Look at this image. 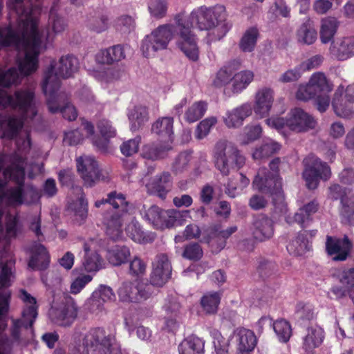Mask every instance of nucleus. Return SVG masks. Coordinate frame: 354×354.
Listing matches in <instances>:
<instances>
[{"instance_id":"obj_1","label":"nucleus","mask_w":354,"mask_h":354,"mask_svg":"<svg viewBox=\"0 0 354 354\" xmlns=\"http://www.w3.org/2000/svg\"><path fill=\"white\" fill-rule=\"evenodd\" d=\"M10 107L19 111L21 117L15 115L6 116L0 115V128L3 129V136L16 139L17 151L10 155L0 154V169L7 162L9 164L6 168L12 166L11 158L16 156L20 164L25 159V155L29 151L31 146L29 131L26 129L21 131L24 125L33 123L37 115L35 91L32 88H23L16 90L13 95H10L6 91L0 87V109H4ZM3 171L0 170V176Z\"/></svg>"},{"instance_id":"obj_2","label":"nucleus","mask_w":354,"mask_h":354,"mask_svg":"<svg viewBox=\"0 0 354 354\" xmlns=\"http://www.w3.org/2000/svg\"><path fill=\"white\" fill-rule=\"evenodd\" d=\"M9 287H0V354H10L12 347L26 344L34 337L33 324L37 317L36 299L24 290L20 298L25 304L20 318H12L10 337L2 333L7 328L6 318L10 310L12 292Z\"/></svg>"},{"instance_id":"obj_3","label":"nucleus","mask_w":354,"mask_h":354,"mask_svg":"<svg viewBox=\"0 0 354 354\" xmlns=\"http://www.w3.org/2000/svg\"><path fill=\"white\" fill-rule=\"evenodd\" d=\"M20 34L13 30L16 42L9 44L0 43L1 47L13 46L19 52L17 58L19 69L12 67L0 73V86L9 88L20 84L21 76H28L38 68V56L40 54L41 41L35 30V22L20 25Z\"/></svg>"},{"instance_id":"obj_4","label":"nucleus","mask_w":354,"mask_h":354,"mask_svg":"<svg viewBox=\"0 0 354 354\" xmlns=\"http://www.w3.org/2000/svg\"><path fill=\"white\" fill-rule=\"evenodd\" d=\"M192 22L183 14H178L175 17V24L159 26L147 35L142 40L141 50L145 57L154 55L158 50L166 49L175 34L178 35L177 46L192 61L198 59L199 50L196 38L191 30Z\"/></svg>"},{"instance_id":"obj_5","label":"nucleus","mask_w":354,"mask_h":354,"mask_svg":"<svg viewBox=\"0 0 354 354\" xmlns=\"http://www.w3.org/2000/svg\"><path fill=\"white\" fill-rule=\"evenodd\" d=\"M12 166L3 171L0 176V218L4 214V205L13 207L30 204L38 198L37 188L30 183L26 184L25 160L15 165L19 159L11 158Z\"/></svg>"},{"instance_id":"obj_6","label":"nucleus","mask_w":354,"mask_h":354,"mask_svg":"<svg viewBox=\"0 0 354 354\" xmlns=\"http://www.w3.org/2000/svg\"><path fill=\"white\" fill-rule=\"evenodd\" d=\"M8 6L10 10L15 12L17 16V27L14 31L16 34H20V25L24 23L30 24L35 22V30L41 41V49L46 48L44 41L46 43H51L55 37L64 31L66 28L65 20L59 16L53 8L50 10L48 29L45 33L40 32L38 30L39 16L41 12V8L39 6H32V5L26 6L24 0H10Z\"/></svg>"},{"instance_id":"obj_7","label":"nucleus","mask_w":354,"mask_h":354,"mask_svg":"<svg viewBox=\"0 0 354 354\" xmlns=\"http://www.w3.org/2000/svg\"><path fill=\"white\" fill-rule=\"evenodd\" d=\"M186 17L192 22V27L195 22L198 29L207 31V40L209 44L222 39L232 26L228 20L226 8L221 4L201 6L194 10L190 16Z\"/></svg>"},{"instance_id":"obj_8","label":"nucleus","mask_w":354,"mask_h":354,"mask_svg":"<svg viewBox=\"0 0 354 354\" xmlns=\"http://www.w3.org/2000/svg\"><path fill=\"white\" fill-rule=\"evenodd\" d=\"M79 68V62L76 57L72 55L62 56L57 63L53 62L45 71L42 82V90L46 96L48 109L56 111L53 102L55 91L60 87V78L71 77Z\"/></svg>"},{"instance_id":"obj_9","label":"nucleus","mask_w":354,"mask_h":354,"mask_svg":"<svg viewBox=\"0 0 354 354\" xmlns=\"http://www.w3.org/2000/svg\"><path fill=\"white\" fill-rule=\"evenodd\" d=\"M212 156L215 168L224 176L232 171L240 169L245 164V157L234 143L227 140H220L216 143Z\"/></svg>"},{"instance_id":"obj_10","label":"nucleus","mask_w":354,"mask_h":354,"mask_svg":"<svg viewBox=\"0 0 354 354\" xmlns=\"http://www.w3.org/2000/svg\"><path fill=\"white\" fill-rule=\"evenodd\" d=\"M252 186L261 192L272 196L276 212L281 214L287 212V204L285 202L280 176L270 174L266 168H261L253 180Z\"/></svg>"},{"instance_id":"obj_11","label":"nucleus","mask_w":354,"mask_h":354,"mask_svg":"<svg viewBox=\"0 0 354 354\" xmlns=\"http://www.w3.org/2000/svg\"><path fill=\"white\" fill-rule=\"evenodd\" d=\"M0 218V240L2 238L9 241L15 238L21 231V225L17 215H7L6 217V229L3 230ZM7 252L5 250L0 251V287H10L12 285L14 274L12 271L14 262L4 259Z\"/></svg>"},{"instance_id":"obj_12","label":"nucleus","mask_w":354,"mask_h":354,"mask_svg":"<svg viewBox=\"0 0 354 354\" xmlns=\"http://www.w3.org/2000/svg\"><path fill=\"white\" fill-rule=\"evenodd\" d=\"M141 215L156 229L162 230L182 225L183 214L176 209L165 210L157 205H151L149 207L144 205L141 210Z\"/></svg>"},{"instance_id":"obj_13","label":"nucleus","mask_w":354,"mask_h":354,"mask_svg":"<svg viewBox=\"0 0 354 354\" xmlns=\"http://www.w3.org/2000/svg\"><path fill=\"white\" fill-rule=\"evenodd\" d=\"M304 164L305 169L303 171V178L308 189L317 188L320 179L327 180L331 176L328 165L314 155H309L306 158Z\"/></svg>"},{"instance_id":"obj_14","label":"nucleus","mask_w":354,"mask_h":354,"mask_svg":"<svg viewBox=\"0 0 354 354\" xmlns=\"http://www.w3.org/2000/svg\"><path fill=\"white\" fill-rule=\"evenodd\" d=\"M118 295L122 302L142 303L151 296V285L138 279L124 281L118 288Z\"/></svg>"},{"instance_id":"obj_15","label":"nucleus","mask_w":354,"mask_h":354,"mask_svg":"<svg viewBox=\"0 0 354 354\" xmlns=\"http://www.w3.org/2000/svg\"><path fill=\"white\" fill-rule=\"evenodd\" d=\"M308 82L317 95V109L322 113L325 112L330 104L329 93L333 90L332 85L321 72L313 73Z\"/></svg>"},{"instance_id":"obj_16","label":"nucleus","mask_w":354,"mask_h":354,"mask_svg":"<svg viewBox=\"0 0 354 354\" xmlns=\"http://www.w3.org/2000/svg\"><path fill=\"white\" fill-rule=\"evenodd\" d=\"M77 315V307L71 297H65L57 306H53L49 310L52 321L57 325L68 326L74 322Z\"/></svg>"},{"instance_id":"obj_17","label":"nucleus","mask_w":354,"mask_h":354,"mask_svg":"<svg viewBox=\"0 0 354 354\" xmlns=\"http://www.w3.org/2000/svg\"><path fill=\"white\" fill-rule=\"evenodd\" d=\"M236 230V226L223 230L220 225H213L203 231L201 241L208 243L212 248L216 247V250L220 251L225 247L226 240Z\"/></svg>"},{"instance_id":"obj_18","label":"nucleus","mask_w":354,"mask_h":354,"mask_svg":"<svg viewBox=\"0 0 354 354\" xmlns=\"http://www.w3.org/2000/svg\"><path fill=\"white\" fill-rule=\"evenodd\" d=\"M328 196L332 199L341 200L342 216L354 225V194L351 192L346 193L340 185L334 184L329 187Z\"/></svg>"},{"instance_id":"obj_19","label":"nucleus","mask_w":354,"mask_h":354,"mask_svg":"<svg viewBox=\"0 0 354 354\" xmlns=\"http://www.w3.org/2000/svg\"><path fill=\"white\" fill-rule=\"evenodd\" d=\"M153 269L150 276L151 285L162 286L171 274V265L165 254H158L156 256L153 263Z\"/></svg>"},{"instance_id":"obj_20","label":"nucleus","mask_w":354,"mask_h":354,"mask_svg":"<svg viewBox=\"0 0 354 354\" xmlns=\"http://www.w3.org/2000/svg\"><path fill=\"white\" fill-rule=\"evenodd\" d=\"M286 122L287 128L297 133L307 131L313 129L316 124L314 118L300 108L290 110L287 115Z\"/></svg>"},{"instance_id":"obj_21","label":"nucleus","mask_w":354,"mask_h":354,"mask_svg":"<svg viewBox=\"0 0 354 354\" xmlns=\"http://www.w3.org/2000/svg\"><path fill=\"white\" fill-rule=\"evenodd\" d=\"M127 213L108 209L103 216V224L106 227V234L113 240L122 236V225Z\"/></svg>"},{"instance_id":"obj_22","label":"nucleus","mask_w":354,"mask_h":354,"mask_svg":"<svg viewBox=\"0 0 354 354\" xmlns=\"http://www.w3.org/2000/svg\"><path fill=\"white\" fill-rule=\"evenodd\" d=\"M76 162L77 171L86 185L91 187L100 179L98 165L93 157L80 156L77 158Z\"/></svg>"},{"instance_id":"obj_23","label":"nucleus","mask_w":354,"mask_h":354,"mask_svg":"<svg viewBox=\"0 0 354 354\" xmlns=\"http://www.w3.org/2000/svg\"><path fill=\"white\" fill-rule=\"evenodd\" d=\"M353 247L352 243L347 236L338 239L327 236L326 250L328 255H334L333 259L336 261H345Z\"/></svg>"},{"instance_id":"obj_24","label":"nucleus","mask_w":354,"mask_h":354,"mask_svg":"<svg viewBox=\"0 0 354 354\" xmlns=\"http://www.w3.org/2000/svg\"><path fill=\"white\" fill-rule=\"evenodd\" d=\"M274 91L270 88L259 89L254 95L252 111L259 118L267 117L272 109L274 102Z\"/></svg>"},{"instance_id":"obj_25","label":"nucleus","mask_w":354,"mask_h":354,"mask_svg":"<svg viewBox=\"0 0 354 354\" xmlns=\"http://www.w3.org/2000/svg\"><path fill=\"white\" fill-rule=\"evenodd\" d=\"M328 53L338 61H346L354 56V37L337 38L330 43Z\"/></svg>"},{"instance_id":"obj_26","label":"nucleus","mask_w":354,"mask_h":354,"mask_svg":"<svg viewBox=\"0 0 354 354\" xmlns=\"http://www.w3.org/2000/svg\"><path fill=\"white\" fill-rule=\"evenodd\" d=\"M95 241L91 239L83 242L84 255L82 259V267L87 272H96L104 267V261L95 249Z\"/></svg>"},{"instance_id":"obj_27","label":"nucleus","mask_w":354,"mask_h":354,"mask_svg":"<svg viewBox=\"0 0 354 354\" xmlns=\"http://www.w3.org/2000/svg\"><path fill=\"white\" fill-rule=\"evenodd\" d=\"M172 186V178L169 172L163 171L155 176L146 185L148 194L165 198Z\"/></svg>"},{"instance_id":"obj_28","label":"nucleus","mask_w":354,"mask_h":354,"mask_svg":"<svg viewBox=\"0 0 354 354\" xmlns=\"http://www.w3.org/2000/svg\"><path fill=\"white\" fill-rule=\"evenodd\" d=\"M252 113V105L245 102L232 110L227 111L223 116V122L228 128H238L243 125L244 120Z\"/></svg>"},{"instance_id":"obj_29","label":"nucleus","mask_w":354,"mask_h":354,"mask_svg":"<svg viewBox=\"0 0 354 354\" xmlns=\"http://www.w3.org/2000/svg\"><path fill=\"white\" fill-rule=\"evenodd\" d=\"M236 343V354H250L255 348L257 339L253 331L244 328H238L234 332Z\"/></svg>"},{"instance_id":"obj_30","label":"nucleus","mask_w":354,"mask_h":354,"mask_svg":"<svg viewBox=\"0 0 354 354\" xmlns=\"http://www.w3.org/2000/svg\"><path fill=\"white\" fill-rule=\"evenodd\" d=\"M115 299V293L111 287L100 285L99 288L93 292L89 299V309L92 313L100 311L102 310L103 305L105 302L114 301Z\"/></svg>"},{"instance_id":"obj_31","label":"nucleus","mask_w":354,"mask_h":354,"mask_svg":"<svg viewBox=\"0 0 354 354\" xmlns=\"http://www.w3.org/2000/svg\"><path fill=\"white\" fill-rule=\"evenodd\" d=\"M252 235L256 240L263 241L270 239L274 234L273 221L267 216H257L252 224Z\"/></svg>"},{"instance_id":"obj_32","label":"nucleus","mask_w":354,"mask_h":354,"mask_svg":"<svg viewBox=\"0 0 354 354\" xmlns=\"http://www.w3.org/2000/svg\"><path fill=\"white\" fill-rule=\"evenodd\" d=\"M30 252L28 266L34 270H46L50 263V255L46 248L43 245L35 243L32 246Z\"/></svg>"},{"instance_id":"obj_33","label":"nucleus","mask_w":354,"mask_h":354,"mask_svg":"<svg viewBox=\"0 0 354 354\" xmlns=\"http://www.w3.org/2000/svg\"><path fill=\"white\" fill-rule=\"evenodd\" d=\"M125 57L124 47L118 44L99 51L95 59L100 64H113L124 59Z\"/></svg>"},{"instance_id":"obj_34","label":"nucleus","mask_w":354,"mask_h":354,"mask_svg":"<svg viewBox=\"0 0 354 354\" xmlns=\"http://www.w3.org/2000/svg\"><path fill=\"white\" fill-rule=\"evenodd\" d=\"M317 209L318 204L315 201H311L300 207L293 216L290 215L286 216V221L289 224L297 223L301 227H305V223L310 219V216L315 214Z\"/></svg>"},{"instance_id":"obj_35","label":"nucleus","mask_w":354,"mask_h":354,"mask_svg":"<svg viewBox=\"0 0 354 354\" xmlns=\"http://www.w3.org/2000/svg\"><path fill=\"white\" fill-rule=\"evenodd\" d=\"M296 37L297 41L301 44L311 45L315 42L317 32L310 19H306L299 26Z\"/></svg>"},{"instance_id":"obj_36","label":"nucleus","mask_w":354,"mask_h":354,"mask_svg":"<svg viewBox=\"0 0 354 354\" xmlns=\"http://www.w3.org/2000/svg\"><path fill=\"white\" fill-rule=\"evenodd\" d=\"M241 62L238 60H234L227 66L221 68L216 74L212 80V85L216 88H221L231 81L232 82L233 71L239 68Z\"/></svg>"},{"instance_id":"obj_37","label":"nucleus","mask_w":354,"mask_h":354,"mask_svg":"<svg viewBox=\"0 0 354 354\" xmlns=\"http://www.w3.org/2000/svg\"><path fill=\"white\" fill-rule=\"evenodd\" d=\"M128 118L131 123V130L136 131L149 120V112L147 106L136 105L128 112Z\"/></svg>"},{"instance_id":"obj_38","label":"nucleus","mask_w":354,"mask_h":354,"mask_svg":"<svg viewBox=\"0 0 354 354\" xmlns=\"http://www.w3.org/2000/svg\"><path fill=\"white\" fill-rule=\"evenodd\" d=\"M324 338V331L319 326H313L307 328L304 337L303 347L306 351H310L319 346Z\"/></svg>"},{"instance_id":"obj_39","label":"nucleus","mask_w":354,"mask_h":354,"mask_svg":"<svg viewBox=\"0 0 354 354\" xmlns=\"http://www.w3.org/2000/svg\"><path fill=\"white\" fill-rule=\"evenodd\" d=\"M205 342L196 336H189L178 346L179 354H204Z\"/></svg>"},{"instance_id":"obj_40","label":"nucleus","mask_w":354,"mask_h":354,"mask_svg":"<svg viewBox=\"0 0 354 354\" xmlns=\"http://www.w3.org/2000/svg\"><path fill=\"white\" fill-rule=\"evenodd\" d=\"M338 28V22L333 17H326L322 19L319 30L320 41L322 44L332 42Z\"/></svg>"},{"instance_id":"obj_41","label":"nucleus","mask_w":354,"mask_h":354,"mask_svg":"<svg viewBox=\"0 0 354 354\" xmlns=\"http://www.w3.org/2000/svg\"><path fill=\"white\" fill-rule=\"evenodd\" d=\"M131 256L130 249L125 245H115L108 250L107 259L115 266L127 263Z\"/></svg>"},{"instance_id":"obj_42","label":"nucleus","mask_w":354,"mask_h":354,"mask_svg":"<svg viewBox=\"0 0 354 354\" xmlns=\"http://www.w3.org/2000/svg\"><path fill=\"white\" fill-rule=\"evenodd\" d=\"M259 36V30L257 27H250L248 28L243 34L239 46L243 53L252 52L257 43Z\"/></svg>"},{"instance_id":"obj_43","label":"nucleus","mask_w":354,"mask_h":354,"mask_svg":"<svg viewBox=\"0 0 354 354\" xmlns=\"http://www.w3.org/2000/svg\"><path fill=\"white\" fill-rule=\"evenodd\" d=\"M287 250L293 256H301L310 250L309 241L304 234L299 233L297 236L287 245Z\"/></svg>"},{"instance_id":"obj_44","label":"nucleus","mask_w":354,"mask_h":354,"mask_svg":"<svg viewBox=\"0 0 354 354\" xmlns=\"http://www.w3.org/2000/svg\"><path fill=\"white\" fill-rule=\"evenodd\" d=\"M153 133L165 138H170L174 133V119L171 117L159 118L151 127Z\"/></svg>"},{"instance_id":"obj_45","label":"nucleus","mask_w":354,"mask_h":354,"mask_svg":"<svg viewBox=\"0 0 354 354\" xmlns=\"http://www.w3.org/2000/svg\"><path fill=\"white\" fill-rule=\"evenodd\" d=\"M254 73L250 70L241 71L233 76L232 91L239 93L245 89L254 80Z\"/></svg>"},{"instance_id":"obj_46","label":"nucleus","mask_w":354,"mask_h":354,"mask_svg":"<svg viewBox=\"0 0 354 354\" xmlns=\"http://www.w3.org/2000/svg\"><path fill=\"white\" fill-rule=\"evenodd\" d=\"M108 204L111 206L110 209L128 213L132 205L127 200L124 194L116 191L108 194Z\"/></svg>"},{"instance_id":"obj_47","label":"nucleus","mask_w":354,"mask_h":354,"mask_svg":"<svg viewBox=\"0 0 354 354\" xmlns=\"http://www.w3.org/2000/svg\"><path fill=\"white\" fill-rule=\"evenodd\" d=\"M207 103L205 101H197L187 108L185 113V120L188 123H193L200 120L206 113Z\"/></svg>"},{"instance_id":"obj_48","label":"nucleus","mask_w":354,"mask_h":354,"mask_svg":"<svg viewBox=\"0 0 354 354\" xmlns=\"http://www.w3.org/2000/svg\"><path fill=\"white\" fill-rule=\"evenodd\" d=\"M280 148L281 145L278 142L271 139H267L263 141L260 147L255 149L252 153V158L254 160H261L268 158L277 152Z\"/></svg>"},{"instance_id":"obj_49","label":"nucleus","mask_w":354,"mask_h":354,"mask_svg":"<svg viewBox=\"0 0 354 354\" xmlns=\"http://www.w3.org/2000/svg\"><path fill=\"white\" fill-rule=\"evenodd\" d=\"M86 27L97 33L105 31L109 27V19L107 16L102 14L95 13L89 15L86 21Z\"/></svg>"},{"instance_id":"obj_50","label":"nucleus","mask_w":354,"mask_h":354,"mask_svg":"<svg viewBox=\"0 0 354 354\" xmlns=\"http://www.w3.org/2000/svg\"><path fill=\"white\" fill-rule=\"evenodd\" d=\"M221 301V295L217 292L205 295L201 299L203 310L206 314H215Z\"/></svg>"},{"instance_id":"obj_51","label":"nucleus","mask_w":354,"mask_h":354,"mask_svg":"<svg viewBox=\"0 0 354 354\" xmlns=\"http://www.w3.org/2000/svg\"><path fill=\"white\" fill-rule=\"evenodd\" d=\"M62 98V95L60 93L58 94L57 91L55 93V98L53 100V106L54 109H56V111L52 112V113H57L60 111L62 114L63 117L70 121L74 120L76 119L77 116V113L75 106L70 103H66V104L63 107H60L59 101ZM50 112V111L49 110Z\"/></svg>"},{"instance_id":"obj_52","label":"nucleus","mask_w":354,"mask_h":354,"mask_svg":"<svg viewBox=\"0 0 354 354\" xmlns=\"http://www.w3.org/2000/svg\"><path fill=\"white\" fill-rule=\"evenodd\" d=\"M165 154V147L155 143L144 145L141 151V156L142 158L151 160H156L162 158Z\"/></svg>"},{"instance_id":"obj_53","label":"nucleus","mask_w":354,"mask_h":354,"mask_svg":"<svg viewBox=\"0 0 354 354\" xmlns=\"http://www.w3.org/2000/svg\"><path fill=\"white\" fill-rule=\"evenodd\" d=\"M272 325L278 339L281 342H288L292 335V328L290 323L281 319L275 321Z\"/></svg>"},{"instance_id":"obj_54","label":"nucleus","mask_w":354,"mask_h":354,"mask_svg":"<svg viewBox=\"0 0 354 354\" xmlns=\"http://www.w3.org/2000/svg\"><path fill=\"white\" fill-rule=\"evenodd\" d=\"M347 100L344 101L342 95L337 92L335 93L332 101V106L337 115L347 118L351 114V109Z\"/></svg>"},{"instance_id":"obj_55","label":"nucleus","mask_w":354,"mask_h":354,"mask_svg":"<svg viewBox=\"0 0 354 354\" xmlns=\"http://www.w3.org/2000/svg\"><path fill=\"white\" fill-rule=\"evenodd\" d=\"M210 335L212 337L214 351L211 354H228V340L223 337L217 330H212Z\"/></svg>"},{"instance_id":"obj_56","label":"nucleus","mask_w":354,"mask_h":354,"mask_svg":"<svg viewBox=\"0 0 354 354\" xmlns=\"http://www.w3.org/2000/svg\"><path fill=\"white\" fill-rule=\"evenodd\" d=\"M127 235L133 241L144 243L146 237L140 225L136 220H132L125 227Z\"/></svg>"},{"instance_id":"obj_57","label":"nucleus","mask_w":354,"mask_h":354,"mask_svg":"<svg viewBox=\"0 0 354 354\" xmlns=\"http://www.w3.org/2000/svg\"><path fill=\"white\" fill-rule=\"evenodd\" d=\"M217 123L214 116L208 117L201 121L196 127L195 137L198 140L205 138L210 132L211 129Z\"/></svg>"},{"instance_id":"obj_58","label":"nucleus","mask_w":354,"mask_h":354,"mask_svg":"<svg viewBox=\"0 0 354 354\" xmlns=\"http://www.w3.org/2000/svg\"><path fill=\"white\" fill-rule=\"evenodd\" d=\"M262 133V128L259 124L247 125L244 128L241 143L246 145L259 139Z\"/></svg>"},{"instance_id":"obj_59","label":"nucleus","mask_w":354,"mask_h":354,"mask_svg":"<svg viewBox=\"0 0 354 354\" xmlns=\"http://www.w3.org/2000/svg\"><path fill=\"white\" fill-rule=\"evenodd\" d=\"M191 158V154L187 151L180 153L172 164V171L177 174L186 171L188 168Z\"/></svg>"},{"instance_id":"obj_60","label":"nucleus","mask_w":354,"mask_h":354,"mask_svg":"<svg viewBox=\"0 0 354 354\" xmlns=\"http://www.w3.org/2000/svg\"><path fill=\"white\" fill-rule=\"evenodd\" d=\"M315 317L312 306L303 303L297 304L295 312V318L298 320L310 321Z\"/></svg>"},{"instance_id":"obj_61","label":"nucleus","mask_w":354,"mask_h":354,"mask_svg":"<svg viewBox=\"0 0 354 354\" xmlns=\"http://www.w3.org/2000/svg\"><path fill=\"white\" fill-rule=\"evenodd\" d=\"M239 185L236 186L232 178L229 179L225 188V193L231 198H234L237 194V189H243L250 183V180L242 173L239 174Z\"/></svg>"},{"instance_id":"obj_62","label":"nucleus","mask_w":354,"mask_h":354,"mask_svg":"<svg viewBox=\"0 0 354 354\" xmlns=\"http://www.w3.org/2000/svg\"><path fill=\"white\" fill-rule=\"evenodd\" d=\"M146 269V263L138 256H135L133 259L129 261V272L132 276H142L145 274Z\"/></svg>"},{"instance_id":"obj_63","label":"nucleus","mask_w":354,"mask_h":354,"mask_svg":"<svg viewBox=\"0 0 354 354\" xmlns=\"http://www.w3.org/2000/svg\"><path fill=\"white\" fill-rule=\"evenodd\" d=\"M140 142V137H136L124 142L120 147L121 153L126 157L133 156L138 152Z\"/></svg>"},{"instance_id":"obj_64","label":"nucleus","mask_w":354,"mask_h":354,"mask_svg":"<svg viewBox=\"0 0 354 354\" xmlns=\"http://www.w3.org/2000/svg\"><path fill=\"white\" fill-rule=\"evenodd\" d=\"M339 282L345 286L350 294L354 290V268L343 270L339 275Z\"/></svg>"}]
</instances>
